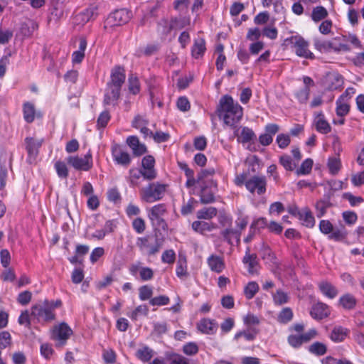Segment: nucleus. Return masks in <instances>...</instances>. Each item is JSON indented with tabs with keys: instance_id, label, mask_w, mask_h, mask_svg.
<instances>
[{
	"instance_id": "f257e3e1",
	"label": "nucleus",
	"mask_w": 364,
	"mask_h": 364,
	"mask_svg": "<svg viewBox=\"0 0 364 364\" xmlns=\"http://www.w3.org/2000/svg\"><path fill=\"white\" fill-rule=\"evenodd\" d=\"M217 112L220 119L229 127L234 126L242 117V107L229 95L221 97Z\"/></svg>"
},
{
	"instance_id": "f03ea898",
	"label": "nucleus",
	"mask_w": 364,
	"mask_h": 364,
	"mask_svg": "<svg viewBox=\"0 0 364 364\" xmlns=\"http://www.w3.org/2000/svg\"><path fill=\"white\" fill-rule=\"evenodd\" d=\"M136 245L142 255H154L159 252L162 242L157 237L148 235L136 238Z\"/></svg>"
},
{
	"instance_id": "7ed1b4c3",
	"label": "nucleus",
	"mask_w": 364,
	"mask_h": 364,
	"mask_svg": "<svg viewBox=\"0 0 364 364\" xmlns=\"http://www.w3.org/2000/svg\"><path fill=\"white\" fill-rule=\"evenodd\" d=\"M166 190V185L165 184L159 182L151 183L141 190V198L149 203L156 202L164 197Z\"/></svg>"
},
{
	"instance_id": "20e7f679",
	"label": "nucleus",
	"mask_w": 364,
	"mask_h": 364,
	"mask_svg": "<svg viewBox=\"0 0 364 364\" xmlns=\"http://www.w3.org/2000/svg\"><path fill=\"white\" fill-rule=\"evenodd\" d=\"M73 334V330L65 322H63L53 327L51 333V338L56 342L58 348L63 347Z\"/></svg>"
},
{
	"instance_id": "39448f33",
	"label": "nucleus",
	"mask_w": 364,
	"mask_h": 364,
	"mask_svg": "<svg viewBox=\"0 0 364 364\" xmlns=\"http://www.w3.org/2000/svg\"><path fill=\"white\" fill-rule=\"evenodd\" d=\"M31 316L38 322H51L55 319V314L44 301L43 304L34 305L31 308Z\"/></svg>"
},
{
	"instance_id": "423d86ee",
	"label": "nucleus",
	"mask_w": 364,
	"mask_h": 364,
	"mask_svg": "<svg viewBox=\"0 0 364 364\" xmlns=\"http://www.w3.org/2000/svg\"><path fill=\"white\" fill-rule=\"evenodd\" d=\"M319 230L323 234L328 235V238L334 241H341L347 236L345 228L334 230L333 224L328 220L320 221Z\"/></svg>"
},
{
	"instance_id": "0eeeda50",
	"label": "nucleus",
	"mask_w": 364,
	"mask_h": 364,
	"mask_svg": "<svg viewBox=\"0 0 364 364\" xmlns=\"http://www.w3.org/2000/svg\"><path fill=\"white\" fill-rule=\"evenodd\" d=\"M67 162L76 170L87 171L92 167V156L89 151L84 157L70 156L67 158Z\"/></svg>"
},
{
	"instance_id": "6e6552de",
	"label": "nucleus",
	"mask_w": 364,
	"mask_h": 364,
	"mask_svg": "<svg viewBox=\"0 0 364 364\" xmlns=\"http://www.w3.org/2000/svg\"><path fill=\"white\" fill-rule=\"evenodd\" d=\"M291 43L294 48L295 53L301 58L314 59V53L309 50V43L301 36H295L291 38Z\"/></svg>"
},
{
	"instance_id": "1a4fd4ad",
	"label": "nucleus",
	"mask_w": 364,
	"mask_h": 364,
	"mask_svg": "<svg viewBox=\"0 0 364 364\" xmlns=\"http://www.w3.org/2000/svg\"><path fill=\"white\" fill-rule=\"evenodd\" d=\"M131 18L130 12L125 9L116 10L109 15L106 20L107 26H119L127 23Z\"/></svg>"
},
{
	"instance_id": "9d476101",
	"label": "nucleus",
	"mask_w": 364,
	"mask_h": 364,
	"mask_svg": "<svg viewBox=\"0 0 364 364\" xmlns=\"http://www.w3.org/2000/svg\"><path fill=\"white\" fill-rule=\"evenodd\" d=\"M129 272L134 277H136L139 273V278L144 282L151 280L154 275L153 269L149 267H143L142 262L140 261L131 264L129 267Z\"/></svg>"
},
{
	"instance_id": "9b49d317",
	"label": "nucleus",
	"mask_w": 364,
	"mask_h": 364,
	"mask_svg": "<svg viewBox=\"0 0 364 364\" xmlns=\"http://www.w3.org/2000/svg\"><path fill=\"white\" fill-rule=\"evenodd\" d=\"M267 190V179L264 176H252V194L257 193L261 196L258 203L254 202L255 205L259 203L264 204L266 198L263 196Z\"/></svg>"
},
{
	"instance_id": "f8f14e48",
	"label": "nucleus",
	"mask_w": 364,
	"mask_h": 364,
	"mask_svg": "<svg viewBox=\"0 0 364 364\" xmlns=\"http://www.w3.org/2000/svg\"><path fill=\"white\" fill-rule=\"evenodd\" d=\"M155 159L151 155L145 156L141 160V168L144 172V179L152 181L157 176V172L154 168Z\"/></svg>"
},
{
	"instance_id": "ddd939ff",
	"label": "nucleus",
	"mask_w": 364,
	"mask_h": 364,
	"mask_svg": "<svg viewBox=\"0 0 364 364\" xmlns=\"http://www.w3.org/2000/svg\"><path fill=\"white\" fill-rule=\"evenodd\" d=\"M166 212V207L165 204H157L148 210V218L153 224L156 223L160 225L161 223H164L162 217Z\"/></svg>"
},
{
	"instance_id": "4468645a",
	"label": "nucleus",
	"mask_w": 364,
	"mask_h": 364,
	"mask_svg": "<svg viewBox=\"0 0 364 364\" xmlns=\"http://www.w3.org/2000/svg\"><path fill=\"white\" fill-rule=\"evenodd\" d=\"M121 88L107 84L103 103L105 105L115 106L120 97Z\"/></svg>"
},
{
	"instance_id": "2eb2a0df",
	"label": "nucleus",
	"mask_w": 364,
	"mask_h": 364,
	"mask_svg": "<svg viewBox=\"0 0 364 364\" xmlns=\"http://www.w3.org/2000/svg\"><path fill=\"white\" fill-rule=\"evenodd\" d=\"M314 124L316 130L321 134H326L331 132V127L321 111L314 113Z\"/></svg>"
},
{
	"instance_id": "dca6fc26",
	"label": "nucleus",
	"mask_w": 364,
	"mask_h": 364,
	"mask_svg": "<svg viewBox=\"0 0 364 364\" xmlns=\"http://www.w3.org/2000/svg\"><path fill=\"white\" fill-rule=\"evenodd\" d=\"M112 154L115 163L124 167H127L132 161L129 154L122 150L118 146L112 148Z\"/></svg>"
},
{
	"instance_id": "f3484780",
	"label": "nucleus",
	"mask_w": 364,
	"mask_h": 364,
	"mask_svg": "<svg viewBox=\"0 0 364 364\" xmlns=\"http://www.w3.org/2000/svg\"><path fill=\"white\" fill-rule=\"evenodd\" d=\"M126 78L124 69L120 66L114 67L110 75V80L107 84L122 88Z\"/></svg>"
},
{
	"instance_id": "a211bd4d",
	"label": "nucleus",
	"mask_w": 364,
	"mask_h": 364,
	"mask_svg": "<svg viewBox=\"0 0 364 364\" xmlns=\"http://www.w3.org/2000/svg\"><path fill=\"white\" fill-rule=\"evenodd\" d=\"M127 144L132 149L133 155L140 156L147 151L146 146L144 144L140 142L136 136H129L127 138Z\"/></svg>"
},
{
	"instance_id": "6ab92c4d",
	"label": "nucleus",
	"mask_w": 364,
	"mask_h": 364,
	"mask_svg": "<svg viewBox=\"0 0 364 364\" xmlns=\"http://www.w3.org/2000/svg\"><path fill=\"white\" fill-rule=\"evenodd\" d=\"M218 328L217 322L210 318H202L197 323V328L201 333L208 335H213Z\"/></svg>"
},
{
	"instance_id": "aec40b11",
	"label": "nucleus",
	"mask_w": 364,
	"mask_h": 364,
	"mask_svg": "<svg viewBox=\"0 0 364 364\" xmlns=\"http://www.w3.org/2000/svg\"><path fill=\"white\" fill-rule=\"evenodd\" d=\"M350 330L341 326H336L333 328L330 338L334 343L343 342L349 335Z\"/></svg>"
},
{
	"instance_id": "412c9836",
	"label": "nucleus",
	"mask_w": 364,
	"mask_h": 364,
	"mask_svg": "<svg viewBox=\"0 0 364 364\" xmlns=\"http://www.w3.org/2000/svg\"><path fill=\"white\" fill-rule=\"evenodd\" d=\"M310 314L314 318L321 320L327 317L330 314V311L326 304L317 303L312 306Z\"/></svg>"
},
{
	"instance_id": "4be33fe9",
	"label": "nucleus",
	"mask_w": 364,
	"mask_h": 364,
	"mask_svg": "<svg viewBox=\"0 0 364 364\" xmlns=\"http://www.w3.org/2000/svg\"><path fill=\"white\" fill-rule=\"evenodd\" d=\"M43 139L36 140L32 137L25 139L26 149L30 157L35 158L38 154V149L41 146Z\"/></svg>"
},
{
	"instance_id": "5701e85b",
	"label": "nucleus",
	"mask_w": 364,
	"mask_h": 364,
	"mask_svg": "<svg viewBox=\"0 0 364 364\" xmlns=\"http://www.w3.org/2000/svg\"><path fill=\"white\" fill-rule=\"evenodd\" d=\"M245 165L247 169L241 173L237 174L235 183L238 186H245L247 190L250 191V164L247 159L245 161Z\"/></svg>"
},
{
	"instance_id": "b1692460",
	"label": "nucleus",
	"mask_w": 364,
	"mask_h": 364,
	"mask_svg": "<svg viewBox=\"0 0 364 364\" xmlns=\"http://www.w3.org/2000/svg\"><path fill=\"white\" fill-rule=\"evenodd\" d=\"M173 30L171 21L163 18L157 23L156 31L161 38H166Z\"/></svg>"
},
{
	"instance_id": "393cba45",
	"label": "nucleus",
	"mask_w": 364,
	"mask_h": 364,
	"mask_svg": "<svg viewBox=\"0 0 364 364\" xmlns=\"http://www.w3.org/2000/svg\"><path fill=\"white\" fill-rule=\"evenodd\" d=\"M210 269L217 273H220L225 268V264L223 259L217 255H210L207 260Z\"/></svg>"
},
{
	"instance_id": "a878e982",
	"label": "nucleus",
	"mask_w": 364,
	"mask_h": 364,
	"mask_svg": "<svg viewBox=\"0 0 364 364\" xmlns=\"http://www.w3.org/2000/svg\"><path fill=\"white\" fill-rule=\"evenodd\" d=\"M216 228L213 223L196 220L192 223V229L200 234H204L205 232H210Z\"/></svg>"
},
{
	"instance_id": "bb28decb",
	"label": "nucleus",
	"mask_w": 364,
	"mask_h": 364,
	"mask_svg": "<svg viewBox=\"0 0 364 364\" xmlns=\"http://www.w3.org/2000/svg\"><path fill=\"white\" fill-rule=\"evenodd\" d=\"M314 46L321 53H327L333 50V39L327 41L316 38L314 39Z\"/></svg>"
},
{
	"instance_id": "cd10ccee",
	"label": "nucleus",
	"mask_w": 364,
	"mask_h": 364,
	"mask_svg": "<svg viewBox=\"0 0 364 364\" xmlns=\"http://www.w3.org/2000/svg\"><path fill=\"white\" fill-rule=\"evenodd\" d=\"M98 15V6L95 4L90 5L87 9L81 12L79 16L84 23L95 18Z\"/></svg>"
},
{
	"instance_id": "c85d7f7f",
	"label": "nucleus",
	"mask_w": 364,
	"mask_h": 364,
	"mask_svg": "<svg viewBox=\"0 0 364 364\" xmlns=\"http://www.w3.org/2000/svg\"><path fill=\"white\" fill-rule=\"evenodd\" d=\"M318 287L321 293L329 299H333L338 294L336 288L328 282H321Z\"/></svg>"
},
{
	"instance_id": "c756f323",
	"label": "nucleus",
	"mask_w": 364,
	"mask_h": 364,
	"mask_svg": "<svg viewBox=\"0 0 364 364\" xmlns=\"http://www.w3.org/2000/svg\"><path fill=\"white\" fill-rule=\"evenodd\" d=\"M23 119L27 123H31L35 119V106L30 102H24L23 105Z\"/></svg>"
},
{
	"instance_id": "7c9ffc66",
	"label": "nucleus",
	"mask_w": 364,
	"mask_h": 364,
	"mask_svg": "<svg viewBox=\"0 0 364 364\" xmlns=\"http://www.w3.org/2000/svg\"><path fill=\"white\" fill-rule=\"evenodd\" d=\"M334 51H348L350 46L347 43L346 36H338L333 38Z\"/></svg>"
},
{
	"instance_id": "2f4dec72",
	"label": "nucleus",
	"mask_w": 364,
	"mask_h": 364,
	"mask_svg": "<svg viewBox=\"0 0 364 364\" xmlns=\"http://www.w3.org/2000/svg\"><path fill=\"white\" fill-rule=\"evenodd\" d=\"M158 50V46L154 44H149L145 47L138 48L134 53L135 56L141 58L142 56H151Z\"/></svg>"
},
{
	"instance_id": "473e14b6",
	"label": "nucleus",
	"mask_w": 364,
	"mask_h": 364,
	"mask_svg": "<svg viewBox=\"0 0 364 364\" xmlns=\"http://www.w3.org/2000/svg\"><path fill=\"white\" fill-rule=\"evenodd\" d=\"M300 220L304 225L307 228H313L315 225V218L309 209H304L299 213Z\"/></svg>"
},
{
	"instance_id": "72a5a7b5",
	"label": "nucleus",
	"mask_w": 364,
	"mask_h": 364,
	"mask_svg": "<svg viewBox=\"0 0 364 364\" xmlns=\"http://www.w3.org/2000/svg\"><path fill=\"white\" fill-rule=\"evenodd\" d=\"M355 298L350 294H346L340 297L339 304L345 309H353L356 305Z\"/></svg>"
},
{
	"instance_id": "f704fd0d",
	"label": "nucleus",
	"mask_w": 364,
	"mask_h": 364,
	"mask_svg": "<svg viewBox=\"0 0 364 364\" xmlns=\"http://www.w3.org/2000/svg\"><path fill=\"white\" fill-rule=\"evenodd\" d=\"M205 50V41L203 38L196 40L192 48V55L195 58H199L203 55Z\"/></svg>"
},
{
	"instance_id": "c9c22d12",
	"label": "nucleus",
	"mask_w": 364,
	"mask_h": 364,
	"mask_svg": "<svg viewBox=\"0 0 364 364\" xmlns=\"http://www.w3.org/2000/svg\"><path fill=\"white\" fill-rule=\"evenodd\" d=\"M218 210L214 207H208L197 212V218L200 220H210L217 215Z\"/></svg>"
},
{
	"instance_id": "e433bc0d",
	"label": "nucleus",
	"mask_w": 364,
	"mask_h": 364,
	"mask_svg": "<svg viewBox=\"0 0 364 364\" xmlns=\"http://www.w3.org/2000/svg\"><path fill=\"white\" fill-rule=\"evenodd\" d=\"M234 340L237 343L239 347L246 348L245 343L250 341V331L247 329L237 332L234 336Z\"/></svg>"
},
{
	"instance_id": "4c0bfd02",
	"label": "nucleus",
	"mask_w": 364,
	"mask_h": 364,
	"mask_svg": "<svg viewBox=\"0 0 364 364\" xmlns=\"http://www.w3.org/2000/svg\"><path fill=\"white\" fill-rule=\"evenodd\" d=\"M198 202L194 198H190L188 200L181 206V213L183 215L186 216L191 214L196 208L198 206Z\"/></svg>"
},
{
	"instance_id": "58836bf2",
	"label": "nucleus",
	"mask_w": 364,
	"mask_h": 364,
	"mask_svg": "<svg viewBox=\"0 0 364 364\" xmlns=\"http://www.w3.org/2000/svg\"><path fill=\"white\" fill-rule=\"evenodd\" d=\"M176 273L178 277L183 279L188 275L187 262L185 257L179 256L177 261Z\"/></svg>"
},
{
	"instance_id": "ea45409f",
	"label": "nucleus",
	"mask_w": 364,
	"mask_h": 364,
	"mask_svg": "<svg viewBox=\"0 0 364 364\" xmlns=\"http://www.w3.org/2000/svg\"><path fill=\"white\" fill-rule=\"evenodd\" d=\"M328 14V11L324 7L316 6L313 9L311 16V19L316 23L325 20Z\"/></svg>"
},
{
	"instance_id": "a19ab883",
	"label": "nucleus",
	"mask_w": 364,
	"mask_h": 364,
	"mask_svg": "<svg viewBox=\"0 0 364 364\" xmlns=\"http://www.w3.org/2000/svg\"><path fill=\"white\" fill-rule=\"evenodd\" d=\"M336 104V112L338 117H345L348 114L350 106L347 102H344L343 96H341V97L337 100Z\"/></svg>"
},
{
	"instance_id": "79ce46f5",
	"label": "nucleus",
	"mask_w": 364,
	"mask_h": 364,
	"mask_svg": "<svg viewBox=\"0 0 364 364\" xmlns=\"http://www.w3.org/2000/svg\"><path fill=\"white\" fill-rule=\"evenodd\" d=\"M128 87L130 93L137 95L140 92V83L138 77L131 74L128 78Z\"/></svg>"
},
{
	"instance_id": "37998d69",
	"label": "nucleus",
	"mask_w": 364,
	"mask_h": 364,
	"mask_svg": "<svg viewBox=\"0 0 364 364\" xmlns=\"http://www.w3.org/2000/svg\"><path fill=\"white\" fill-rule=\"evenodd\" d=\"M314 162L311 159H305L301 164L300 167L296 169V174L297 176H304L311 173Z\"/></svg>"
},
{
	"instance_id": "c03bdc74",
	"label": "nucleus",
	"mask_w": 364,
	"mask_h": 364,
	"mask_svg": "<svg viewBox=\"0 0 364 364\" xmlns=\"http://www.w3.org/2000/svg\"><path fill=\"white\" fill-rule=\"evenodd\" d=\"M327 166L330 173L336 175L341 170V162L338 157H330L328 160Z\"/></svg>"
},
{
	"instance_id": "a18cd8bd",
	"label": "nucleus",
	"mask_w": 364,
	"mask_h": 364,
	"mask_svg": "<svg viewBox=\"0 0 364 364\" xmlns=\"http://www.w3.org/2000/svg\"><path fill=\"white\" fill-rule=\"evenodd\" d=\"M309 351L316 355H323L327 351L326 346L320 342H315L309 347Z\"/></svg>"
},
{
	"instance_id": "49530a36",
	"label": "nucleus",
	"mask_w": 364,
	"mask_h": 364,
	"mask_svg": "<svg viewBox=\"0 0 364 364\" xmlns=\"http://www.w3.org/2000/svg\"><path fill=\"white\" fill-rule=\"evenodd\" d=\"M170 21L173 29H181L190 23V18L186 16L173 17Z\"/></svg>"
},
{
	"instance_id": "de8ad7c7",
	"label": "nucleus",
	"mask_w": 364,
	"mask_h": 364,
	"mask_svg": "<svg viewBox=\"0 0 364 364\" xmlns=\"http://www.w3.org/2000/svg\"><path fill=\"white\" fill-rule=\"evenodd\" d=\"M129 182L132 186H136L138 185V180L141 178H144V172L139 168H131L129 171Z\"/></svg>"
},
{
	"instance_id": "09e8293b",
	"label": "nucleus",
	"mask_w": 364,
	"mask_h": 364,
	"mask_svg": "<svg viewBox=\"0 0 364 364\" xmlns=\"http://www.w3.org/2000/svg\"><path fill=\"white\" fill-rule=\"evenodd\" d=\"M237 141L244 146L247 144L246 149H249L250 148V129L244 127L240 134L237 136Z\"/></svg>"
},
{
	"instance_id": "8fccbe9b",
	"label": "nucleus",
	"mask_w": 364,
	"mask_h": 364,
	"mask_svg": "<svg viewBox=\"0 0 364 364\" xmlns=\"http://www.w3.org/2000/svg\"><path fill=\"white\" fill-rule=\"evenodd\" d=\"M153 288L149 285H143L139 289V297L141 301L152 299Z\"/></svg>"
},
{
	"instance_id": "3c124183",
	"label": "nucleus",
	"mask_w": 364,
	"mask_h": 364,
	"mask_svg": "<svg viewBox=\"0 0 364 364\" xmlns=\"http://www.w3.org/2000/svg\"><path fill=\"white\" fill-rule=\"evenodd\" d=\"M200 187L202 188L200 195V202L203 204L213 203L215 201V196L213 193L206 188L203 187V186Z\"/></svg>"
},
{
	"instance_id": "603ef678",
	"label": "nucleus",
	"mask_w": 364,
	"mask_h": 364,
	"mask_svg": "<svg viewBox=\"0 0 364 364\" xmlns=\"http://www.w3.org/2000/svg\"><path fill=\"white\" fill-rule=\"evenodd\" d=\"M136 356L143 362L149 361L152 357V350L147 346L138 349Z\"/></svg>"
},
{
	"instance_id": "864d4df0",
	"label": "nucleus",
	"mask_w": 364,
	"mask_h": 364,
	"mask_svg": "<svg viewBox=\"0 0 364 364\" xmlns=\"http://www.w3.org/2000/svg\"><path fill=\"white\" fill-rule=\"evenodd\" d=\"M55 168L60 178H67L68 176V169L65 162L58 161L55 164Z\"/></svg>"
},
{
	"instance_id": "5fc2aeb1",
	"label": "nucleus",
	"mask_w": 364,
	"mask_h": 364,
	"mask_svg": "<svg viewBox=\"0 0 364 364\" xmlns=\"http://www.w3.org/2000/svg\"><path fill=\"white\" fill-rule=\"evenodd\" d=\"M279 163L287 171H293L296 167V164L293 162L291 156L286 154L280 156Z\"/></svg>"
},
{
	"instance_id": "6e6d98bb",
	"label": "nucleus",
	"mask_w": 364,
	"mask_h": 364,
	"mask_svg": "<svg viewBox=\"0 0 364 364\" xmlns=\"http://www.w3.org/2000/svg\"><path fill=\"white\" fill-rule=\"evenodd\" d=\"M330 207V203L328 200H319L316 203V215L321 218L326 213L327 209Z\"/></svg>"
},
{
	"instance_id": "4d7b16f0",
	"label": "nucleus",
	"mask_w": 364,
	"mask_h": 364,
	"mask_svg": "<svg viewBox=\"0 0 364 364\" xmlns=\"http://www.w3.org/2000/svg\"><path fill=\"white\" fill-rule=\"evenodd\" d=\"M222 235L225 240H226L229 243H232V240L235 239L236 242L239 241L240 234L237 231L234 230L231 228L225 229L222 232Z\"/></svg>"
},
{
	"instance_id": "13d9d810",
	"label": "nucleus",
	"mask_w": 364,
	"mask_h": 364,
	"mask_svg": "<svg viewBox=\"0 0 364 364\" xmlns=\"http://www.w3.org/2000/svg\"><path fill=\"white\" fill-rule=\"evenodd\" d=\"M158 9V4H154L151 5H148L146 7V14L144 15V18L140 21L141 26H145L147 23L148 18L149 16H154L155 12Z\"/></svg>"
},
{
	"instance_id": "bf43d9fd",
	"label": "nucleus",
	"mask_w": 364,
	"mask_h": 364,
	"mask_svg": "<svg viewBox=\"0 0 364 364\" xmlns=\"http://www.w3.org/2000/svg\"><path fill=\"white\" fill-rule=\"evenodd\" d=\"M293 317V313L291 309L284 308L278 315V321L282 323L289 322Z\"/></svg>"
},
{
	"instance_id": "052dcab7",
	"label": "nucleus",
	"mask_w": 364,
	"mask_h": 364,
	"mask_svg": "<svg viewBox=\"0 0 364 364\" xmlns=\"http://www.w3.org/2000/svg\"><path fill=\"white\" fill-rule=\"evenodd\" d=\"M170 302V299L168 296L166 295H160L159 296H155L149 300V304L151 306H165L168 304Z\"/></svg>"
},
{
	"instance_id": "680f3d73",
	"label": "nucleus",
	"mask_w": 364,
	"mask_h": 364,
	"mask_svg": "<svg viewBox=\"0 0 364 364\" xmlns=\"http://www.w3.org/2000/svg\"><path fill=\"white\" fill-rule=\"evenodd\" d=\"M332 26V21L330 19H325L320 23L318 31L323 35H328L331 33Z\"/></svg>"
},
{
	"instance_id": "e2e57ef3",
	"label": "nucleus",
	"mask_w": 364,
	"mask_h": 364,
	"mask_svg": "<svg viewBox=\"0 0 364 364\" xmlns=\"http://www.w3.org/2000/svg\"><path fill=\"white\" fill-rule=\"evenodd\" d=\"M132 228L138 234H141L146 230V224L144 219L136 218L132 221Z\"/></svg>"
},
{
	"instance_id": "0e129e2a",
	"label": "nucleus",
	"mask_w": 364,
	"mask_h": 364,
	"mask_svg": "<svg viewBox=\"0 0 364 364\" xmlns=\"http://www.w3.org/2000/svg\"><path fill=\"white\" fill-rule=\"evenodd\" d=\"M276 142L280 149H285L291 142L290 136L288 134H279L277 136Z\"/></svg>"
},
{
	"instance_id": "69168bd1",
	"label": "nucleus",
	"mask_w": 364,
	"mask_h": 364,
	"mask_svg": "<svg viewBox=\"0 0 364 364\" xmlns=\"http://www.w3.org/2000/svg\"><path fill=\"white\" fill-rule=\"evenodd\" d=\"M273 299L276 304L282 305L288 301V296L283 291L278 290L273 294Z\"/></svg>"
},
{
	"instance_id": "338daca9",
	"label": "nucleus",
	"mask_w": 364,
	"mask_h": 364,
	"mask_svg": "<svg viewBox=\"0 0 364 364\" xmlns=\"http://www.w3.org/2000/svg\"><path fill=\"white\" fill-rule=\"evenodd\" d=\"M149 124V120L141 115L136 116L132 121V127L139 130L146 126H148Z\"/></svg>"
},
{
	"instance_id": "774afa93",
	"label": "nucleus",
	"mask_w": 364,
	"mask_h": 364,
	"mask_svg": "<svg viewBox=\"0 0 364 364\" xmlns=\"http://www.w3.org/2000/svg\"><path fill=\"white\" fill-rule=\"evenodd\" d=\"M188 4L189 0H175L173 2V7L180 13L186 14L188 11Z\"/></svg>"
}]
</instances>
